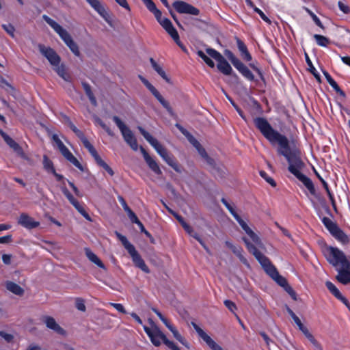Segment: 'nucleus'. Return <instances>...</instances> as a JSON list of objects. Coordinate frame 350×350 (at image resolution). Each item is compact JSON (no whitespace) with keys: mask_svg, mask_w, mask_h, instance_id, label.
Segmentation results:
<instances>
[{"mask_svg":"<svg viewBox=\"0 0 350 350\" xmlns=\"http://www.w3.org/2000/svg\"><path fill=\"white\" fill-rule=\"evenodd\" d=\"M254 123L271 144H278L277 152L278 154L284 157L288 161V171L304 185L312 195H314L315 188L312 181L300 172V170L305 167L300 157V151L297 149H291L288 138L275 130L265 118L257 117L254 119Z\"/></svg>","mask_w":350,"mask_h":350,"instance_id":"obj_1","label":"nucleus"},{"mask_svg":"<svg viewBox=\"0 0 350 350\" xmlns=\"http://www.w3.org/2000/svg\"><path fill=\"white\" fill-rule=\"evenodd\" d=\"M325 255L327 260L332 265L336 267L338 275L336 279L343 284L350 283V257H347L342 251L337 247H328L325 250Z\"/></svg>","mask_w":350,"mask_h":350,"instance_id":"obj_2","label":"nucleus"},{"mask_svg":"<svg viewBox=\"0 0 350 350\" xmlns=\"http://www.w3.org/2000/svg\"><path fill=\"white\" fill-rule=\"evenodd\" d=\"M243 239L248 251L254 256L267 274L269 275L280 286H286L288 284L287 280L279 274L276 267L271 263L270 260L260 252L246 238H243Z\"/></svg>","mask_w":350,"mask_h":350,"instance_id":"obj_3","label":"nucleus"},{"mask_svg":"<svg viewBox=\"0 0 350 350\" xmlns=\"http://www.w3.org/2000/svg\"><path fill=\"white\" fill-rule=\"evenodd\" d=\"M144 329L146 334L150 338L151 342L155 347H159L163 342L172 350H180L177 345L172 341L168 340L166 336L161 331V329L154 324L152 328H150L146 325L144 326Z\"/></svg>","mask_w":350,"mask_h":350,"instance_id":"obj_4","label":"nucleus"},{"mask_svg":"<svg viewBox=\"0 0 350 350\" xmlns=\"http://www.w3.org/2000/svg\"><path fill=\"white\" fill-rule=\"evenodd\" d=\"M115 234L121 241L122 244L124 245V248L127 250L129 254L131 255L135 265L145 273H148L150 272V269L146 265L144 260L142 259L139 254L135 250L134 245L128 241L125 236L121 234L118 231L115 232Z\"/></svg>","mask_w":350,"mask_h":350,"instance_id":"obj_5","label":"nucleus"},{"mask_svg":"<svg viewBox=\"0 0 350 350\" xmlns=\"http://www.w3.org/2000/svg\"><path fill=\"white\" fill-rule=\"evenodd\" d=\"M113 120L120 129L126 143L134 150H138V144L135 137L131 129L118 117L113 116Z\"/></svg>","mask_w":350,"mask_h":350,"instance_id":"obj_6","label":"nucleus"},{"mask_svg":"<svg viewBox=\"0 0 350 350\" xmlns=\"http://www.w3.org/2000/svg\"><path fill=\"white\" fill-rule=\"evenodd\" d=\"M322 222L336 239L343 244L349 243V239L348 236L338 226L336 223L326 217L322 218Z\"/></svg>","mask_w":350,"mask_h":350,"instance_id":"obj_7","label":"nucleus"},{"mask_svg":"<svg viewBox=\"0 0 350 350\" xmlns=\"http://www.w3.org/2000/svg\"><path fill=\"white\" fill-rule=\"evenodd\" d=\"M206 53L217 62V69L225 75H230L232 72V68L223 55L217 51L208 48L206 49Z\"/></svg>","mask_w":350,"mask_h":350,"instance_id":"obj_8","label":"nucleus"},{"mask_svg":"<svg viewBox=\"0 0 350 350\" xmlns=\"http://www.w3.org/2000/svg\"><path fill=\"white\" fill-rule=\"evenodd\" d=\"M137 129L146 140L155 149L157 152L162 159L165 158L168 154L167 150L158 142L157 139L154 138L142 126H138Z\"/></svg>","mask_w":350,"mask_h":350,"instance_id":"obj_9","label":"nucleus"},{"mask_svg":"<svg viewBox=\"0 0 350 350\" xmlns=\"http://www.w3.org/2000/svg\"><path fill=\"white\" fill-rule=\"evenodd\" d=\"M42 18L53 29L66 44L72 40L70 33L54 20L45 14L42 16Z\"/></svg>","mask_w":350,"mask_h":350,"instance_id":"obj_10","label":"nucleus"},{"mask_svg":"<svg viewBox=\"0 0 350 350\" xmlns=\"http://www.w3.org/2000/svg\"><path fill=\"white\" fill-rule=\"evenodd\" d=\"M139 78L144 85L149 90V91L154 95V96L159 100L162 106L166 109L169 113L173 114V110L170 105V103L166 101L163 97L161 95L159 91L144 77L139 75Z\"/></svg>","mask_w":350,"mask_h":350,"instance_id":"obj_11","label":"nucleus"},{"mask_svg":"<svg viewBox=\"0 0 350 350\" xmlns=\"http://www.w3.org/2000/svg\"><path fill=\"white\" fill-rule=\"evenodd\" d=\"M172 5L180 14H187L194 16H198L200 14L199 9L183 1H176L173 3Z\"/></svg>","mask_w":350,"mask_h":350,"instance_id":"obj_12","label":"nucleus"},{"mask_svg":"<svg viewBox=\"0 0 350 350\" xmlns=\"http://www.w3.org/2000/svg\"><path fill=\"white\" fill-rule=\"evenodd\" d=\"M90 6L96 11L98 14L109 24V26L113 27V23L110 14L105 10L103 5L98 0H85Z\"/></svg>","mask_w":350,"mask_h":350,"instance_id":"obj_13","label":"nucleus"},{"mask_svg":"<svg viewBox=\"0 0 350 350\" xmlns=\"http://www.w3.org/2000/svg\"><path fill=\"white\" fill-rule=\"evenodd\" d=\"M191 325L199 336L206 343L212 350H224L221 346L217 345L202 329L196 323L191 322Z\"/></svg>","mask_w":350,"mask_h":350,"instance_id":"obj_14","label":"nucleus"},{"mask_svg":"<svg viewBox=\"0 0 350 350\" xmlns=\"http://www.w3.org/2000/svg\"><path fill=\"white\" fill-rule=\"evenodd\" d=\"M39 50L40 52L48 59L52 66H55L59 64L61 58L53 49L40 44Z\"/></svg>","mask_w":350,"mask_h":350,"instance_id":"obj_15","label":"nucleus"},{"mask_svg":"<svg viewBox=\"0 0 350 350\" xmlns=\"http://www.w3.org/2000/svg\"><path fill=\"white\" fill-rule=\"evenodd\" d=\"M42 322L46 325V327L53 330L55 333L64 335L65 330L56 322L55 319L50 316H43L42 317Z\"/></svg>","mask_w":350,"mask_h":350,"instance_id":"obj_16","label":"nucleus"},{"mask_svg":"<svg viewBox=\"0 0 350 350\" xmlns=\"http://www.w3.org/2000/svg\"><path fill=\"white\" fill-rule=\"evenodd\" d=\"M139 149L149 168L156 174L161 175L162 172L156 161L149 155L142 146H140Z\"/></svg>","mask_w":350,"mask_h":350,"instance_id":"obj_17","label":"nucleus"},{"mask_svg":"<svg viewBox=\"0 0 350 350\" xmlns=\"http://www.w3.org/2000/svg\"><path fill=\"white\" fill-rule=\"evenodd\" d=\"M162 27L172 37L174 42L182 49H183L182 44L180 41L179 35L176 29L174 27L170 20H165L163 22Z\"/></svg>","mask_w":350,"mask_h":350,"instance_id":"obj_18","label":"nucleus"},{"mask_svg":"<svg viewBox=\"0 0 350 350\" xmlns=\"http://www.w3.org/2000/svg\"><path fill=\"white\" fill-rule=\"evenodd\" d=\"M18 223L27 229L36 228L40 225V222L34 221L32 217L25 213H22L20 215Z\"/></svg>","mask_w":350,"mask_h":350,"instance_id":"obj_19","label":"nucleus"},{"mask_svg":"<svg viewBox=\"0 0 350 350\" xmlns=\"http://www.w3.org/2000/svg\"><path fill=\"white\" fill-rule=\"evenodd\" d=\"M5 143L13 149V150L21 158L28 160L29 158L24 152L23 148L20 146V145L16 143L12 138H11L9 135L5 137L4 139Z\"/></svg>","mask_w":350,"mask_h":350,"instance_id":"obj_20","label":"nucleus"},{"mask_svg":"<svg viewBox=\"0 0 350 350\" xmlns=\"http://www.w3.org/2000/svg\"><path fill=\"white\" fill-rule=\"evenodd\" d=\"M5 143L13 149V150L21 158L28 160L29 158L24 152L23 148L20 146V145L16 143L12 138H11L9 135L5 137L4 139Z\"/></svg>","mask_w":350,"mask_h":350,"instance_id":"obj_21","label":"nucleus"},{"mask_svg":"<svg viewBox=\"0 0 350 350\" xmlns=\"http://www.w3.org/2000/svg\"><path fill=\"white\" fill-rule=\"evenodd\" d=\"M234 67L237 69V70L247 80L254 81V76L251 72V70L241 61L237 63Z\"/></svg>","mask_w":350,"mask_h":350,"instance_id":"obj_22","label":"nucleus"},{"mask_svg":"<svg viewBox=\"0 0 350 350\" xmlns=\"http://www.w3.org/2000/svg\"><path fill=\"white\" fill-rule=\"evenodd\" d=\"M236 41H237L238 49L241 53V55L242 58L247 62L252 60V55L249 53L247 48L246 45L245 44V43L238 38H236Z\"/></svg>","mask_w":350,"mask_h":350,"instance_id":"obj_23","label":"nucleus"},{"mask_svg":"<svg viewBox=\"0 0 350 350\" xmlns=\"http://www.w3.org/2000/svg\"><path fill=\"white\" fill-rule=\"evenodd\" d=\"M5 287L7 290L16 295L22 296L24 294V289L15 282L7 281Z\"/></svg>","mask_w":350,"mask_h":350,"instance_id":"obj_24","label":"nucleus"},{"mask_svg":"<svg viewBox=\"0 0 350 350\" xmlns=\"http://www.w3.org/2000/svg\"><path fill=\"white\" fill-rule=\"evenodd\" d=\"M85 251L86 256L91 262L96 264L100 268H101L103 269H106L105 265L103 263V262L100 260V258L94 252H92L88 248H85Z\"/></svg>","mask_w":350,"mask_h":350,"instance_id":"obj_25","label":"nucleus"},{"mask_svg":"<svg viewBox=\"0 0 350 350\" xmlns=\"http://www.w3.org/2000/svg\"><path fill=\"white\" fill-rule=\"evenodd\" d=\"M323 75L325 77L327 83L332 86V88L340 96L345 97V93L340 89L331 75L327 71H323Z\"/></svg>","mask_w":350,"mask_h":350,"instance_id":"obj_26","label":"nucleus"},{"mask_svg":"<svg viewBox=\"0 0 350 350\" xmlns=\"http://www.w3.org/2000/svg\"><path fill=\"white\" fill-rule=\"evenodd\" d=\"M150 62L152 67L158 73V75H159L167 83H170V79L167 76L162 67L159 65L152 57L150 58Z\"/></svg>","mask_w":350,"mask_h":350,"instance_id":"obj_27","label":"nucleus"},{"mask_svg":"<svg viewBox=\"0 0 350 350\" xmlns=\"http://www.w3.org/2000/svg\"><path fill=\"white\" fill-rule=\"evenodd\" d=\"M54 70L56 71L57 75L62 77L64 81H70V74L66 71V68L64 64H58L57 66H54Z\"/></svg>","mask_w":350,"mask_h":350,"instance_id":"obj_28","label":"nucleus"},{"mask_svg":"<svg viewBox=\"0 0 350 350\" xmlns=\"http://www.w3.org/2000/svg\"><path fill=\"white\" fill-rule=\"evenodd\" d=\"M80 139L83 143V146H85V148H86L88 150L89 152L91 154V155L94 157L95 160L100 157L94 147L90 144V142L85 137V135L82 137Z\"/></svg>","mask_w":350,"mask_h":350,"instance_id":"obj_29","label":"nucleus"},{"mask_svg":"<svg viewBox=\"0 0 350 350\" xmlns=\"http://www.w3.org/2000/svg\"><path fill=\"white\" fill-rule=\"evenodd\" d=\"M80 139L83 143V146H85V148H86L88 150L89 152L91 154V155L94 157L95 160L100 157L94 147L90 144V142L85 137V135L82 137Z\"/></svg>","mask_w":350,"mask_h":350,"instance_id":"obj_30","label":"nucleus"},{"mask_svg":"<svg viewBox=\"0 0 350 350\" xmlns=\"http://www.w3.org/2000/svg\"><path fill=\"white\" fill-rule=\"evenodd\" d=\"M80 139L83 143V146H85V148H86L88 150L89 152L91 154V155L94 157L95 160L100 157L94 147L90 144V142L85 137V135L82 137Z\"/></svg>","mask_w":350,"mask_h":350,"instance_id":"obj_31","label":"nucleus"},{"mask_svg":"<svg viewBox=\"0 0 350 350\" xmlns=\"http://www.w3.org/2000/svg\"><path fill=\"white\" fill-rule=\"evenodd\" d=\"M82 86L84 89V91L87 95V96L88 97L90 101L91 102V103L94 105V106H96L97 105V101H96V99L92 91V89H91V86L86 82H83L82 83Z\"/></svg>","mask_w":350,"mask_h":350,"instance_id":"obj_32","label":"nucleus"},{"mask_svg":"<svg viewBox=\"0 0 350 350\" xmlns=\"http://www.w3.org/2000/svg\"><path fill=\"white\" fill-rule=\"evenodd\" d=\"M169 212L172 213L173 215L176 217V218L178 219V221L180 223L183 228L185 229V230L189 234H191L193 232L192 228L188 225L184 220V219L175 212H174L172 209H169Z\"/></svg>","mask_w":350,"mask_h":350,"instance_id":"obj_33","label":"nucleus"},{"mask_svg":"<svg viewBox=\"0 0 350 350\" xmlns=\"http://www.w3.org/2000/svg\"><path fill=\"white\" fill-rule=\"evenodd\" d=\"M231 250L232 251V252L237 255V256L239 258V260H241V262L242 263H243L245 265H246L247 267H250V265L247 260V259L243 256L242 254V252H243V250L241 247H238V246H234Z\"/></svg>","mask_w":350,"mask_h":350,"instance_id":"obj_34","label":"nucleus"},{"mask_svg":"<svg viewBox=\"0 0 350 350\" xmlns=\"http://www.w3.org/2000/svg\"><path fill=\"white\" fill-rule=\"evenodd\" d=\"M313 38L316 40L317 44L321 46L326 47L330 43V40L322 35L314 34Z\"/></svg>","mask_w":350,"mask_h":350,"instance_id":"obj_35","label":"nucleus"},{"mask_svg":"<svg viewBox=\"0 0 350 350\" xmlns=\"http://www.w3.org/2000/svg\"><path fill=\"white\" fill-rule=\"evenodd\" d=\"M170 166H171L176 172H180V167L178 163L174 160V157L169 154L163 159Z\"/></svg>","mask_w":350,"mask_h":350,"instance_id":"obj_36","label":"nucleus"},{"mask_svg":"<svg viewBox=\"0 0 350 350\" xmlns=\"http://www.w3.org/2000/svg\"><path fill=\"white\" fill-rule=\"evenodd\" d=\"M43 167L48 172L55 173L53 163L46 155H44L43 157Z\"/></svg>","mask_w":350,"mask_h":350,"instance_id":"obj_37","label":"nucleus"},{"mask_svg":"<svg viewBox=\"0 0 350 350\" xmlns=\"http://www.w3.org/2000/svg\"><path fill=\"white\" fill-rule=\"evenodd\" d=\"M305 57H306V63L309 67V70L310 72L314 75V77L319 81H320V75L318 73V72L317 71L316 68L314 67L311 60L310 59L307 53L305 54Z\"/></svg>","mask_w":350,"mask_h":350,"instance_id":"obj_38","label":"nucleus"},{"mask_svg":"<svg viewBox=\"0 0 350 350\" xmlns=\"http://www.w3.org/2000/svg\"><path fill=\"white\" fill-rule=\"evenodd\" d=\"M325 286L327 288V289L330 291V293L337 299L342 295L340 291L332 282L327 281L325 283Z\"/></svg>","mask_w":350,"mask_h":350,"instance_id":"obj_39","label":"nucleus"},{"mask_svg":"<svg viewBox=\"0 0 350 350\" xmlns=\"http://www.w3.org/2000/svg\"><path fill=\"white\" fill-rule=\"evenodd\" d=\"M96 163L103 167L111 176H113V170L99 157L96 160Z\"/></svg>","mask_w":350,"mask_h":350,"instance_id":"obj_40","label":"nucleus"},{"mask_svg":"<svg viewBox=\"0 0 350 350\" xmlns=\"http://www.w3.org/2000/svg\"><path fill=\"white\" fill-rule=\"evenodd\" d=\"M172 333L173 334L174 337L179 341L182 345L185 346L186 347L189 348V343L185 340V338L180 335V334L178 332V330L174 327L172 329L170 330Z\"/></svg>","mask_w":350,"mask_h":350,"instance_id":"obj_41","label":"nucleus"},{"mask_svg":"<svg viewBox=\"0 0 350 350\" xmlns=\"http://www.w3.org/2000/svg\"><path fill=\"white\" fill-rule=\"evenodd\" d=\"M72 205L87 220L92 221L91 217L85 211L84 207L78 201L75 202Z\"/></svg>","mask_w":350,"mask_h":350,"instance_id":"obj_42","label":"nucleus"},{"mask_svg":"<svg viewBox=\"0 0 350 350\" xmlns=\"http://www.w3.org/2000/svg\"><path fill=\"white\" fill-rule=\"evenodd\" d=\"M66 45L75 55L77 57L80 56V51L79 49V46L73 40L67 43Z\"/></svg>","mask_w":350,"mask_h":350,"instance_id":"obj_43","label":"nucleus"},{"mask_svg":"<svg viewBox=\"0 0 350 350\" xmlns=\"http://www.w3.org/2000/svg\"><path fill=\"white\" fill-rule=\"evenodd\" d=\"M198 55L200 57L208 66L211 68L215 67V63L213 61L209 58L203 51H198Z\"/></svg>","mask_w":350,"mask_h":350,"instance_id":"obj_44","label":"nucleus"},{"mask_svg":"<svg viewBox=\"0 0 350 350\" xmlns=\"http://www.w3.org/2000/svg\"><path fill=\"white\" fill-rule=\"evenodd\" d=\"M224 55L227 57V58L231 62L232 65L234 66L237 63L240 62V60L235 57V55L228 49H226L224 51Z\"/></svg>","mask_w":350,"mask_h":350,"instance_id":"obj_45","label":"nucleus"},{"mask_svg":"<svg viewBox=\"0 0 350 350\" xmlns=\"http://www.w3.org/2000/svg\"><path fill=\"white\" fill-rule=\"evenodd\" d=\"M221 202L226 207V208L229 211V212L232 214L234 219H238L239 215L237 213L234 208L230 205V203L225 198L221 199Z\"/></svg>","mask_w":350,"mask_h":350,"instance_id":"obj_46","label":"nucleus"},{"mask_svg":"<svg viewBox=\"0 0 350 350\" xmlns=\"http://www.w3.org/2000/svg\"><path fill=\"white\" fill-rule=\"evenodd\" d=\"M2 27L12 38H14L15 28L12 24H3Z\"/></svg>","mask_w":350,"mask_h":350,"instance_id":"obj_47","label":"nucleus"},{"mask_svg":"<svg viewBox=\"0 0 350 350\" xmlns=\"http://www.w3.org/2000/svg\"><path fill=\"white\" fill-rule=\"evenodd\" d=\"M75 306L79 310L82 311V312H85L86 310L84 300L80 297H77L75 299Z\"/></svg>","mask_w":350,"mask_h":350,"instance_id":"obj_48","label":"nucleus"},{"mask_svg":"<svg viewBox=\"0 0 350 350\" xmlns=\"http://www.w3.org/2000/svg\"><path fill=\"white\" fill-rule=\"evenodd\" d=\"M259 173L260 176L263 178L272 187H275L276 186L275 181L272 178L269 177L265 172L260 171Z\"/></svg>","mask_w":350,"mask_h":350,"instance_id":"obj_49","label":"nucleus"},{"mask_svg":"<svg viewBox=\"0 0 350 350\" xmlns=\"http://www.w3.org/2000/svg\"><path fill=\"white\" fill-rule=\"evenodd\" d=\"M197 150H198V152H199L200 154L202 157H204V159H206V161H207L209 164L212 165V164L213 163V160L208 156V154H207V153H206V150H204V148H203L202 147V146H200V148H197Z\"/></svg>","mask_w":350,"mask_h":350,"instance_id":"obj_50","label":"nucleus"},{"mask_svg":"<svg viewBox=\"0 0 350 350\" xmlns=\"http://www.w3.org/2000/svg\"><path fill=\"white\" fill-rule=\"evenodd\" d=\"M67 160L69 161L71 163H72L79 170L83 171V167L82 165L77 160V159L73 156V154H72Z\"/></svg>","mask_w":350,"mask_h":350,"instance_id":"obj_51","label":"nucleus"},{"mask_svg":"<svg viewBox=\"0 0 350 350\" xmlns=\"http://www.w3.org/2000/svg\"><path fill=\"white\" fill-rule=\"evenodd\" d=\"M67 160L69 161L71 163H72L79 170L83 171V167L82 165L77 160V159L73 156V154H72Z\"/></svg>","mask_w":350,"mask_h":350,"instance_id":"obj_52","label":"nucleus"},{"mask_svg":"<svg viewBox=\"0 0 350 350\" xmlns=\"http://www.w3.org/2000/svg\"><path fill=\"white\" fill-rule=\"evenodd\" d=\"M154 15V17L156 18L157 21H158V23L162 26V24H163V22L165 20H169L168 18H162V13L161 12L157 9L156 10H154L153 12H152Z\"/></svg>","mask_w":350,"mask_h":350,"instance_id":"obj_53","label":"nucleus"},{"mask_svg":"<svg viewBox=\"0 0 350 350\" xmlns=\"http://www.w3.org/2000/svg\"><path fill=\"white\" fill-rule=\"evenodd\" d=\"M62 192L64 196L67 198L70 204H74L77 200L73 197V196L70 193L67 188H62Z\"/></svg>","mask_w":350,"mask_h":350,"instance_id":"obj_54","label":"nucleus"},{"mask_svg":"<svg viewBox=\"0 0 350 350\" xmlns=\"http://www.w3.org/2000/svg\"><path fill=\"white\" fill-rule=\"evenodd\" d=\"M144 3L150 12H153L154 10H157L155 3L152 0H146L144 1Z\"/></svg>","mask_w":350,"mask_h":350,"instance_id":"obj_55","label":"nucleus"},{"mask_svg":"<svg viewBox=\"0 0 350 350\" xmlns=\"http://www.w3.org/2000/svg\"><path fill=\"white\" fill-rule=\"evenodd\" d=\"M293 321L296 323V325L298 326L299 330L304 334L306 333V332L308 331V328L303 325V323H301V320L299 319L298 317H296Z\"/></svg>","mask_w":350,"mask_h":350,"instance_id":"obj_56","label":"nucleus"},{"mask_svg":"<svg viewBox=\"0 0 350 350\" xmlns=\"http://www.w3.org/2000/svg\"><path fill=\"white\" fill-rule=\"evenodd\" d=\"M127 215L129 217V218L130 219L132 223H134V224H138L139 223V219L137 218V215H135V213L131 209L129 210V211H127Z\"/></svg>","mask_w":350,"mask_h":350,"instance_id":"obj_57","label":"nucleus"},{"mask_svg":"<svg viewBox=\"0 0 350 350\" xmlns=\"http://www.w3.org/2000/svg\"><path fill=\"white\" fill-rule=\"evenodd\" d=\"M254 12L257 14H259V16H260V18L265 21L268 24H271V20L263 13V12L262 10H260L259 8H255L254 9Z\"/></svg>","mask_w":350,"mask_h":350,"instance_id":"obj_58","label":"nucleus"},{"mask_svg":"<svg viewBox=\"0 0 350 350\" xmlns=\"http://www.w3.org/2000/svg\"><path fill=\"white\" fill-rule=\"evenodd\" d=\"M238 219H235L238 223L240 224L241 228L245 231L247 234H249L250 230H252L251 228L247 225V224L241 218L239 215Z\"/></svg>","mask_w":350,"mask_h":350,"instance_id":"obj_59","label":"nucleus"},{"mask_svg":"<svg viewBox=\"0 0 350 350\" xmlns=\"http://www.w3.org/2000/svg\"><path fill=\"white\" fill-rule=\"evenodd\" d=\"M224 305L229 310H230L232 312H234L237 310V306L235 304L230 300H225Z\"/></svg>","mask_w":350,"mask_h":350,"instance_id":"obj_60","label":"nucleus"},{"mask_svg":"<svg viewBox=\"0 0 350 350\" xmlns=\"http://www.w3.org/2000/svg\"><path fill=\"white\" fill-rule=\"evenodd\" d=\"M70 128L71 130L76 134V135L81 139L82 137H83L85 135L82 131H81L79 129H78L75 124H73L72 122H70Z\"/></svg>","mask_w":350,"mask_h":350,"instance_id":"obj_61","label":"nucleus"},{"mask_svg":"<svg viewBox=\"0 0 350 350\" xmlns=\"http://www.w3.org/2000/svg\"><path fill=\"white\" fill-rule=\"evenodd\" d=\"M0 336L2 337L8 342H11L14 338L13 335L6 333L4 331H0Z\"/></svg>","mask_w":350,"mask_h":350,"instance_id":"obj_62","label":"nucleus"},{"mask_svg":"<svg viewBox=\"0 0 350 350\" xmlns=\"http://www.w3.org/2000/svg\"><path fill=\"white\" fill-rule=\"evenodd\" d=\"M59 150L66 159H68L72 154L65 145L60 148Z\"/></svg>","mask_w":350,"mask_h":350,"instance_id":"obj_63","label":"nucleus"},{"mask_svg":"<svg viewBox=\"0 0 350 350\" xmlns=\"http://www.w3.org/2000/svg\"><path fill=\"white\" fill-rule=\"evenodd\" d=\"M59 150L66 159H68L72 154L65 145L60 148Z\"/></svg>","mask_w":350,"mask_h":350,"instance_id":"obj_64","label":"nucleus"}]
</instances>
